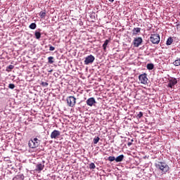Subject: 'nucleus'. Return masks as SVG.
<instances>
[{
  "instance_id": "obj_17",
  "label": "nucleus",
  "mask_w": 180,
  "mask_h": 180,
  "mask_svg": "<svg viewBox=\"0 0 180 180\" xmlns=\"http://www.w3.org/2000/svg\"><path fill=\"white\" fill-rule=\"evenodd\" d=\"M173 64L176 67L179 66L180 65V58H177L176 60L174 61Z\"/></svg>"
},
{
  "instance_id": "obj_34",
  "label": "nucleus",
  "mask_w": 180,
  "mask_h": 180,
  "mask_svg": "<svg viewBox=\"0 0 180 180\" xmlns=\"http://www.w3.org/2000/svg\"><path fill=\"white\" fill-rule=\"evenodd\" d=\"M131 143H132V141H134V140H133V139H131Z\"/></svg>"
},
{
  "instance_id": "obj_8",
  "label": "nucleus",
  "mask_w": 180,
  "mask_h": 180,
  "mask_svg": "<svg viewBox=\"0 0 180 180\" xmlns=\"http://www.w3.org/2000/svg\"><path fill=\"white\" fill-rule=\"evenodd\" d=\"M143 43V39L140 37L134 38L133 44L134 47H139Z\"/></svg>"
},
{
  "instance_id": "obj_7",
  "label": "nucleus",
  "mask_w": 180,
  "mask_h": 180,
  "mask_svg": "<svg viewBox=\"0 0 180 180\" xmlns=\"http://www.w3.org/2000/svg\"><path fill=\"white\" fill-rule=\"evenodd\" d=\"M44 164H46V161L44 160L41 162L37 163L35 167V171L40 173L42 169H44Z\"/></svg>"
},
{
  "instance_id": "obj_6",
  "label": "nucleus",
  "mask_w": 180,
  "mask_h": 180,
  "mask_svg": "<svg viewBox=\"0 0 180 180\" xmlns=\"http://www.w3.org/2000/svg\"><path fill=\"white\" fill-rule=\"evenodd\" d=\"M94 61H95V56L89 55L85 58L84 64L85 65H88L89 64H92Z\"/></svg>"
},
{
  "instance_id": "obj_30",
  "label": "nucleus",
  "mask_w": 180,
  "mask_h": 180,
  "mask_svg": "<svg viewBox=\"0 0 180 180\" xmlns=\"http://www.w3.org/2000/svg\"><path fill=\"white\" fill-rule=\"evenodd\" d=\"M131 144H133V143L129 142V143H127L128 147H130V146H131Z\"/></svg>"
},
{
  "instance_id": "obj_29",
  "label": "nucleus",
  "mask_w": 180,
  "mask_h": 180,
  "mask_svg": "<svg viewBox=\"0 0 180 180\" xmlns=\"http://www.w3.org/2000/svg\"><path fill=\"white\" fill-rule=\"evenodd\" d=\"M137 117L141 119V117H143V112H139V114L137 115Z\"/></svg>"
},
{
  "instance_id": "obj_5",
  "label": "nucleus",
  "mask_w": 180,
  "mask_h": 180,
  "mask_svg": "<svg viewBox=\"0 0 180 180\" xmlns=\"http://www.w3.org/2000/svg\"><path fill=\"white\" fill-rule=\"evenodd\" d=\"M139 79L141 84H143V85H146V84H148V78H147V75L146 73L140 75L139 76Z\"/></svg>"
},
{
  "instance_id": "obj_1",
  "label": "nucleus",
  "mask_w": 180,
  "mask_h": 180,
  "mask_svg": "<svg viewBox=\"0 0 180 180\" xmlns=\"http://www.w3.org/2000/svg\"><path fill=\"white\" fill-rule=\"evenodd\" d=\"M155 167L159 171H161L162 174H167V172L169 171V166H168V165L164 162H159L156 163Z\"/></svg>"
},
{
  "instance_id": "obj_20",
  "label": "nucleus",
  "mask_w": 180,
  "mask_h": 180,
  "mask_svg": "<svg viewBox=\"0 0 180 180\" xmlns=\"http://www.w3.org/2000/svg\"><path fill=\"white\" fill-rule=\"evenodd\" d=\"M30 29H31L32 30H34V29H36V27H37V25H36V23L32 22L30 25L29 26Z\"/></svg>"
},
{
  "instance_id": "obj_10",
  "label": "nucleus",
  "mask_w": 180,
  "mask_h": 180,
  "mask_svg": "<svg viewBox=\"0 0 180 180\" xmlns=\"http://www.w3.org/2000/svg\"><path fill=\"white\" fill-rule=\"evenodd\" d=\"M60 134L61 133L60 132V131L55 129L51 134V139H58Z\"/></svg>"
},
{
  "instance_id": "obj_3",
  "label": "nucleus",
  "mask_w": 180,
  "mask_h": 180,
  "mask_svg": "<svg viewBox=\"0 0 180 180\" xmlns=\"http://www.w3.org/2000/svg\"><path fill=\"white\" fill-rule=\"evenodd\" d=\"M150 40L151 43H153V44H158V43H160V34H151Z\"/></svg>"
},
{
  "instance_id": "obj_24",
  "label": "nucleus",
  "mask_w": 180,
  "mask_h": 180,
  "mask_svg": "<svg viewBox=\"0 0 180 180\" xmlns=\"http://www.w3.org/2000/svg\"><path fill=\"white\" fill-rule=\"evenodd\" d=\"M95 168H96V166H95V163L91 162L89 165V169H95Z\"/></svg>"
},
{
  "instance_id": "obj_2",
  "label": "nucleus",
  "mask_w": 180,
  "mask_h": 180,
  "mask_svg": "<svg viewBox=\"0 0 180 180\" xmlns=\"http://www.w3.org/2000/svg\"><path fill=\"white\" fill-rule=\"evenodd\" d=\"M40 143H41V141L37 139V137H35L34 139H31L28 141V146L30 147V148H37V147L40 146Z\"/></svg>"
},
{
  "instance_id": "obj_12",
  "label": "nucleus",
  "mask_w": 180,
  "mask_h": 180,
  "mask_svg": "<svg viewBox=\"0 0 180 180\" xmlns=\"http://www.w3.org/2000/svg\"><path fill=\"white\" fill-rule=\"evenodd\" d=\"M124 160V155H120L118 157L115 158V162H122Z\"/></svg>"
},
{
  "instance_id": "obj_26",
  "label": "nucleus",
  "mask_w": 180,
  "mask_h": 180,
  "mask_svg": "<svg viewBox=\"0 0 180 180\" xmlns=\"http://www.w3.org/2000/svg\"><path fill=\"white\" fill-rule=\"evenodd\" d=\"M99 139H99V137H98V136L96 137V138H94V144H98V143L99 142Z\"/></svg>"
},
{
  "instance_id": "obj_16",
  "label": "nucleus",
  "mask_w": 180,
  "mask_h": 180,
  "mask_svg": "<svg viewBox=\"0 0 180 180\" xmlns=\"http://www.w3.org/2000/svg\"><path fill=\"white\" fill-rule=\"evenodd\" d=\"M15 68V66L13 65H10L9 66L6 67V71L7 72H11V70H13Z\"/></svg>"
},
{
  "instance_id": "obj_13",
  "label": "nucleus",
  "mask_w": 180,
  "mask_h": 180,
  "mask_svg": "<svg viewBox=\"0 0 180 180\" xmlns=\"http://www.w3.org/2000/svg\"><path fill=\"white\" fill-rule=\"evenodd\" d=\"M141 31V28L140 27H134L132 30L133 34H138Z\"/></svg>"
},
{
  "instance_id": "obj_23",
  "label": "nucleus",
  "mask_w": 180,
  "mask_h": 180,
  "mask_svg": "<svg viewBox=\"0 0 180 180\" xmlns=\"http://www.w3.org/2000/svg\"><path fill=\"white\" fill-rule=\"evenodd\" d=\"M108 161H110V162H112V161H116V158H115V156H109Z\"/></svg>"
},
{
  "instance_id": "obj_4",
  "label": "nucleus",
  "mask_w": 180,
  "mask_h": 180,
  "mask_svg": "<svg viewBox=\"0 0 180 180\" xmlns=\"http://www.w3.org/2000/svg\"><path fill=\"white\" fill-rule=\"evenodd\" d=\"M66 101L68 106H70V108H74V106H75V103H77V98L72 96L68 97Z\"/></svg>"
},
{
  "instance_id": "obj_22",
  "label": "nucleus",
  "mask_w": 180,
  "mask_h": 180,
  "mask_svg": "<svg viewBox=\"0 0 180 180\" xmlns=\"http://www.w3.org/2000/svg\"><path fill=\"white\" fill-rule=\"evenodd\" d=\"M39 16L41 19H44V18H46V12L41 11L39 13Z\"/></svg>"
},
{
  "instance_id": "obj_14",
  "label": "nucleus",
  "mask_w": 180,
  "mask_h": 180,
  "mask_svg": "<svg viewBox=\"0 0 180 180\" xmlns=\"http://www.w3.org/2000/svg\"><path fill=\"white\" fill-rule=\"evenodd\" d=\"M34 36L37 40L40 39V37H41V33L39 31L36 30L34 32Z\"/></svg>"
},
{
  "instance_id": "obj_31",
  "label": "nucleus",
  "mask_w": 180,
  "mask_h": 180,
  "mask_svg": "<svg viewBox=\"0 0 180 180\" xmlns=\"http://www.w3.org/2000/svg\"><path fill=\"white\" fill-rule=\"evenodd\" d=\"M109 2H115V0H108Z\"/></svg>"
},
{
  "instance_id": "obj_28",
  "label": "nucleus",
  "mask_w": 180,
  "mask_h": 180,
  "mask_svg": "<svg viewBox=\"0 0 180 180\" xmlns=\"http://www.w3.org/2000/svg\"><path fill=\"white\" fill-rule=\"evenodd\" d=\"M56 50V48L51 45H49V51H54Z\"/></svg>"
},
{
  "instance_id": "obj_27",
  "label": "nucleus",
  "mask_w": 180,
  "mask_h": 180,
  "mask_svg": "<svg viewBox=\"0 0 180 180\" xmlns=\"http://www.w3.org/2000/svg\"><path fill=\"white\" fill-rule=\"evenodd\" d=\"M8 88H9L10 89H15V84H9Z\"/></svg>"
},
{
  "instance_id": "obj_21",
  "label": "nucleus",
  "mask_w": 180,
  "mask_h": 180,
  "mask_svg": "<svg viewBox=\"0 0 180 180\" xmlns=\"http://www.w3.org/2000/svg\"><path fill=\"white\" fill-rule=\"evenodd\" d=\"M48 63H49V64H53L54 63V57L49 56L48 58Z\"/></svg>"
},
{
  "instance_id": "obj_33",
  "label": "nucleus",
  "mask_w": 180,
  "mask_h": 180,
  "mask_svg": "<svg viewBox=\"0 0 180 180\" xmlns=\"http://www.w3.org/2000/svg\"><path fill=\"white\" fill-rule=\"evenodd\" d=\"M49 72H53V70H49Z\"/></svg>"
},
{
  "instance_id": "obj_18",
  "label": "nucleus",
  "mask_w": 180,
  "mask_h": 180,
  "mask_svg": "<svg viewBox=\"0 0 180 180\" xmlns=\"http://www.w3.org/2000/svg\"><path fill=\"white\" fill-rule=\"evenodd\" d=\"M109 41H110V39H106L105 41L104 44H103V50H106V47H107L108 44H109Z\"/></svg>"
},
{
  "instance_id": "obj_15",
  "label": "nucleus",
  "mask_w": 180,
  "mask_h": 180,
  "mask_svg": "<svg viewBox=\"0 0 180 180\" xmlns=\"http://www.w3.org/2000/svg\"><path fill=\"white\" fill-rule=\"evenodd\" d=\"M174 42V39H172V37H169L166 41V44L167 46H171V44H172V43Z\"/></svg>"
},
{
  "instance_id": "obj_25",
  "label": "nucleus",
  "mask_w": 180,
  "mask_h": 180,
  "mask_svg": "<svg viewBox=\"0 0 180 180\" xmlns=\"http://www.w3.org/2000/svg\"><path fill=\"white\" fill-rule=\"evenodd\" d=\"M41 85L44 88H47V86H49V83L46 82H41Z\"/></svg>"
},
{
  "instance_id": "obj_19",
  "label": "nucleus",
  "mask_w": 180,
  "mask_h": 180,
  "mask_svg": "<svg viewBox=\"0 0 180 180\" xmlns=\"http://www.w3.org/2000/svg\"><path fill=\"white\" fill-rule=\"evenodd\" d=\"M147 70H154V64L153 63H148L146 66Z\"/></svg>"
},
{
  "instance_id": "obj_11",
  "label": "nucleus",
  "mask_w": 180,
  "mask_h": 180,
  "mask_svg": "<svg viewBox=\"0 0 180 180\" xmlns=\"http://www.w3.org/2000/svg\"><path fill=\"white\" fill-rule=\"evenodd\" d=\"M178 84V80H176V78H172L169 81L168 86L169 88H172L173 86H175Z\"/></svg>"
},
{
  "instance_id": "obj_9",
  "label": "nucleus",
  "mask_w": 180,
  "mask_h": 180,
  "mask_svg": "<svg viewBox=\"0 0 180 180\" xmlns=\"http://www.w3.org/2000/svg\"><path fill=\"white\" fill-rule=\"evenodd\" d=\"M86 103L88 106H94L96 103V101L95 100V98L91 97L86 100Z\"/></svg>"
},
{
  "instance_id": "obj_32",
  "label": "nucleus",
  "mask_w": 180,
  "mask_h": 180,
  "mask_svg": "<svg viewBox=\"0 0 180 180\" xmlns=\"http://www.w3.org/2000/svg\"><path fill=\"white\" fill-rule=\"evenodd\" d=\"M36 137H37V139H40V135H38Z\"/></svg>"
},
{
  "instance_id": "obj_35",
  "label": "nucleus",
  "mask_w": 180,
  "mask_h": 180,
  "mask_svg": "<svg viewBox=\"0 0 180 180\" xmlns=\"http://www.w3.org/2000/svg\"><path fill=\"white\" fill-rule=\"evenodd\" d=\"M176 26H179V25H176Z\"/></svg>"
}]
</instances>
